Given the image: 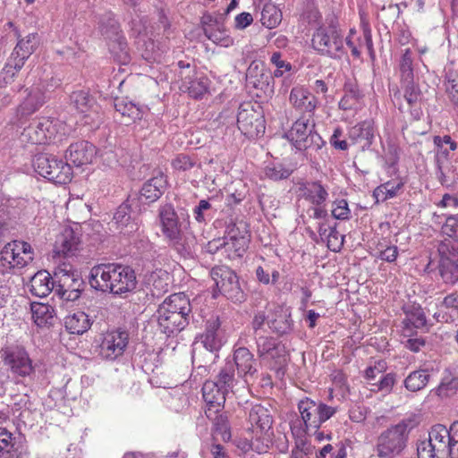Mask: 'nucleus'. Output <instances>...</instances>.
<instances>
[{"instance_id":"obj_27","label":"nucleus","mask_w":458,"mask_h":458,"mask_svg":"<svg viewBox=\"0 0 458 458\" xmlns=\"http://www.w3.org/2000/svg\"><path fill=\"white\" fill-rule=\"evenodd\" d=\"M199 341L209 352H217L225 344V337L220 329L218 319L209 320L205 332L199 335Z\"/></svg>"},{"instance_id":"obj_20","label":"nucleus","mask_w":458,"mask_h":458,"mask_svg":"<svg viewBox=\"0 0 458 458\" xmlns=\"http://www.w3.org/2000/svg\"><path fill=\"white\" fill-rule=\"evenodd\" d=\"M177 66L178 77L182 81L181 89L187 90L194 98H201L208 90V80L204 77L193 80L195 68L190 63L179 61Z\"/></svg>"},{"instance_id":"obj_46","label":"nucleus","mask_w":458,"mask_h":458,"mask_svg":"<svg viewBox=\"0 0 458 458\" xmlns=\"http://www.w3.org/2000/svg\"><path fill=\"white\" fill-rule=\"evenodd\" d=\"M260 21L267 28H276L282 21V13L275 4H267L262 9Z\"/></svg>"},{"instance_id":"obj_24","label":"nucleus","mask_w":458,"mask_h":458,"mask_svg":"<svg viewBox=\"0 0 458 458\" xmlns=\"http://www.w3.org/2000/svg\"><path fill=\"white\" fill-rule=\"evenodd\" d=\"M202 394L208 406L205 411L206 416L213 420V413L219 411L227 394L216 384V381H206L202 386Z\"/></svg>"},{"instance_id":"obj_18","label":"nucleus","mask_w":458,"mask_h":458,"mask_svg":"<svg viewBox=\"0 0 458 458\" xmlns=\"http://www.w3.org/2000/svg\"><path fill=\"white\" fill-rule=\"evenodd\" d=\"M250 235L245 227L237 225L229 226L225 236L224 252L229 259L242 258L249 246Z\"/></svg>"},{"instance_id":"obj_23","label":"nucleus","mask_w":458,"mask_h":458,"mask_svg":"<svg viewBox=\"0 0 458 458\" xmlns=\"http://www.w3.org/2000/svg\"><path fill=\"white\" fill-rule=\"evenodd\" d=\"M289 102L296 111L309 114V117L312 116L318 104L317 98L303 86L292 89Z\"/></svg>"},{"instance_id":"obj_13","label":"nucleus","mask_w":458,"mask_h":458,"mask_svg":"<svg viewBox=\"0 0 458 458\" xmlns=\"http://www.w3.org/2000/svg\"><path fill=\"white\" fill-rule=\"evenodd\" d=\"M238 129L248 138H258L265 132V119L259 106L250 103L240 106L237 115Z\"/></svg>"},{"instance_id":"obj_31","label":"nucleus","mask_w":458,"mask_h":458,"mask_svg":"<svg viewBox=\"0 0 458 458\" xmlns=\"http://www.w3.org/2000/svg\"><path fill=\"white\" fill-rule=\"evenodd\" d=\"M80 242L78 234L71 227H65L57 236L54 250L63 256L73 254L78 250Z\"/></svg>"},{"instance_id":"obj_62","label":"nucleus","mask_w":458,"mask_h":458,"mask_svg":"<svg viewBox=\"0 0 458 458\" xmlns=\"http://www.w3.org/2000/svg\"><path fill=\"white\" fill-rule=\"evenodd\" d=\"M394 383H395V375L394 374L388 373L386 375H382L380 379L377 382L378 390L385 392V393H389L392 390Z\"/></svg>"},{"instance_id":"obj_56","label":"nucleus","mask_w":458,"mask_h":458,"mask_svg":"<svg viewBox=\"0 0 458 458\" xmlns=\"http://www.w3.org/2000/svg\"><path fill=\"white\" fill-rule=\"evenodd\" d=\"M21 68H18L14 65V63H12V57H9L8 62L5 66L3 68L2 72L0 74V86H5L11 83L13 81L15 74Z\"/></svg>"},{"instance_id":"obj_6","label":"nucleus","mask_w":458,"mask_h":458,"mask_svg":"<svg viewBox=\"0 0 458 458\" xmlns=\"http://www.w3.org/2000/svg\"><path fill=\"white\" fill-rule=\"evenodd\" d=\"M313 48L320 55L333 59H342L347 55L343 35L335 26H321L312 37Z\"/></svg>"},{"instance_id":"obj_48","label":"nucleus","mask_w":458,"mask_h":458,"mask_svg":"<svg viewBox=\"0 0 458 458\" xmlns=\"http://www.w3.org/2000/svg\"><path fill=\"white\" fill-rule=\"evenodd\" d=\"M457 389L458 378L453 377L450 373H447L442 378L438 386L433 391L437 396L444 398L454 394Z\"/></svg>"},{"instance_id":"obj_50","label":"nucleus","mask_w":458,"mask_h":458,"mask_svg":"<svg viewBox=\"0 0 458 458\" xmlns=\"http://www.w3.org/2000/svg\"><path fill=\"white\" fill-rule=\"evenodd\" d=\"M293 320L290 314H280L268 322V327L279 335L285 334L292 329Z\"/></svg>"},{"instance_id":"obj_19","label":"nucleus","mask_w":458,"mask_h":458,"mask_svg":"<svg viewBox=\"0 0 458 458\" xmlns=\"http://www.w3.org/2000/svg\"><path fill=\"white\" fill-rule=\"evenodd\" d=\"M129 342L126 331L114 330L103 335L99 344V355L106 360H114L123 355Z\"/></svg>"},{"instance_id":"obj_9","label":"nucleus","mask_w":458,"mask_h":458,"mask_svg":"<svg viewBox=\"0 0 458 458\" xmlns=\"http://www.w3.org/2000/svg\"><path fill=\"white\" fill-rule=\"evenodd\" d=\"M314 122L310 117H301L293 124L286 136L297 149L317 151L325 142L314 131Z\"/></svg>"},{"instance_id":"obj_34","label":"nucleus","mask_w":458,"mask_h":458,"mask_svg":"<svg viewBox=\"0 0 458 458\" xmlns=\"http://www.w3.org/2000/svg\"><path fill=\"white\" fill-rule=\"evenodd\" d=\"M114 108L115 111L122 115V123L125 125L140 120L144 113L140 106L127 98H116L114 100Z\"/></svg>"},{"instance_id":"obj_17","label":"nucleus","mask_w":458,"mask_h":458,"mask_svg":"<svg viewBox=\"0 0 458 458\" xmlns=\"http://www.w3.org/2000/svg\"><path fill=\"white\" fill-rule=\"evenodd\" d=\"M3 361L12 373L25 377H30L35 370L32 360L25 348L21 346H10L3 350Z\"/></svg>"},{"instance_id":"obj_63","label":"nucleus","mask_w":458,"mask_h":458,"mask_svg":"<svg viewBox=\"0 0 458 458\" xmlns=\"http://www.w3.org/2000/svg\"><path fill=\"white\" fill-rule=\"evenodd\" d=\"M342 135V129L339 127L335 128L333 135L330 138V143L336 149L346 150L348 148V143L346 140L340 139Z\"/></svg>"},{"instance_id":"obj_43","label":"nucleus","mask_w":458,"mask_h":458,"mask_svg":"<svg viewBox=\"0 0 458 458\" xmlns=\"http://www.w3.org/2000/svg\"><path fill=\"white\" fill-rule=\"evenodd\" d=\"M30 310L32 318L38 327H46L53 324L55 310L51 305L33 302Z\"/></svg>"},{"instance_id":"obj_28","label":"nucleus","mask_w":458,"mask_h":458,"mask_svg":"<svg viewBox=\"0 0 458 458\" xmlns=\"http://www.w3.org/2000/svg\"><path fill=\"white\" fill-rule=\"evenodd\" d=\"M428 440L433 445L440 457L451 458L450 434L445 426L442 424L434 425L428 432Z\"/></svg>"},{"instance_id":"obj_41","label":"nucleus","mask_w":458,"mask_h":458,"mask_svg":"<svg viewBox=\"0 0 458 458\" xmlns=\"http://www.w3.org/2000/svg\"><path fill=\"white\" fill-rule=\"evenodd\" d=\"M374 137L373 127L369 122H362L352 127L349 131V139L352 144L360 143L362 148L369 147Z\"/></svg>"},{"instance_id":"obj_2","label":"nucleus","mask_w":458,"mask_h":458,"mask_svg":"<svg viewBox=\"0 0 458 458\" xmlns=\"http://www.w3.org/2000/svg\"><path fill=\"white\" fill-rule=\"evenodd\" d=\"M191 310L190 300L184 293L170 295L157 310L158 328L167 335L182 331L188 324Z\"/></svg>"},{"instance_id":"obj_4","label":"nucleus","mask_w":458,"mask_h":458,"mask_svg":"<svg viewBox=\"0 0 458 458\" xmlns=\"http://www.w3.org/2000/svg\"><path fill=\"white\" fill-rule=\"evenodd\" d=\"M411 420H403L382 431L377 438L375 452L378 458H395L405 449Z\"/></svg>"},{"instance_id":"obj_26","label":"nucleus","mask_w":458,"mask_h":458,"mask_svg":"<svg viewBox=\"0 0 458 458\" xmlns=\"http://www.w3.org/2000/svg\"><path fill=\"white\" fill-rule=\"evenodd\" d=\"M114 223L116 225V230L128 237L138 233L140 228L139 222L131 218L130 207L127 204L118 207L114 215Z\"/></svg>"},{"instance_id":"obj_61","label":"nucleus","mask_w":458,"mask_h":458,"mask_svg":"<svg viewBox=\"0 0 458 458\" xmlns=\"http://www.w3.org/2000/svg\"><path fill=\"white\" fill-rule=\"evenodd\" d=\"M172 165H173L174 168L176 170L187 171L194 165V163L192 162V160L191 159V157L189 156L182 154V155H178L173 160Z\"/></svg>"},{"instance_id":"obj_1","label":"nucleus","mask_w":458,"mask_h":458,"mask_svg":"<svg viewBox=\"0 0 458 458\" xmlns=\"http://www.w3.org/2000/svg\"><path fill=\"white\" fill-rule=\"evenodd\" d=\"M161 232L168 245L183 258H191L195 252L196 237L187 230L171 203L158 208Z\"/></svg>"},{"instance_id":"obj_35","label":"nucleus","mask_w":458,"mask_h":458,"mask_svg":"<svg viewBox=\"0 0 458 458\" xmlns=\"http://www.w3.org/2000/svg\"><path fill=\"white\" fill-rule=\"evenodd\" d=\"M347 47L351 49L352 55L360 58V49L364 47L371 54L373 52V42L371 37V31L369 29H364L363 37H356V31L353 29L350 30L349 35L345 38Z\"/></svg>"},{"instance_id":"obj_38","label":"nucleus","mask_w":458,"mask_h":458,"mask_svg":"<svg viewBox=\"0 0 458 458\" xmlns=\"http://www.w3.org/2000/svg\"><path fill=\"white\" fill-rule=\"evenodd\" d=\"M292 173L293 169L289 165L279 161L272 160L264 163L260 178L276 182L287 179Z\"/></svg>"},{"instance_id":"obj_7","label":"nucleus","mask_w":458,"mask_h":458,"mask_svg":"<svg viewBox=\"0 0 458 458\" xmlns=\"http://www.w3.org/2000/svg\"><path fill=\"white\" fill-rule=\"evenodd\" d=\"M33 167L40 176L58 184H65L72 180L71 165L52 154L37 155L33 159Z\"/></svg>"},{"instance_id":"obj_42","label":"nucleus","mask_w":458,"mask_h":458,"mask_svg":"<svg viewBox=\"0 0 458 458\" xmlns=\"http://www.w3.org/2000/svg\"><path fill=\"white\" fill-rule=\"evenodd\" d=\"M40 124H42V118L31 122L21 133V140L31 144H46V134L43 133V126Z\"/></svg>"},{"instance_id":"obj_8","label":"nucleus","mask_w":458,"mask_h":458,"mask_svg":"<svg viewBox=\"0 0 458 458\" xmlns=\"http://www.w3.org/2000/svg\"><path fill=\"white\" fill-rule=\"evenodd\" d=\"M301 199L309 204L305 210L310 218L320 220L327 217L326 202L329 197L327 189L320 182H307L299 187Z\"/></svg>"},{"instance_id":"obj_47","label":"nucleus","mask_w":458,"mask_h":458,"mask_svg":"<svg viewBox=\"0 0 458 458\" xmlns=\"http://www.w3.org/2000/svg\"><path fill=\"white\" fill-rule=\"evenodd\" d=\"M234 377V365L227 362L219 371L216 384H217L226 394L232 391Z\"/></svg>"},{"instance_id":"obj_53","label":"nucleus","mask_w":458,"mask_h":458,"mask_svg":"<svg viewBox=\"0 0 458 458\" xmlns=\"http://www.w3.org/2000/svg\"><path fill=\"white\" fill-rule=\"evenodd\" d=\"M332 216L338 220H348L351 210L346 199H336L333 202Z\"/></svg>"},{"instance_id":"obj_32","label":"nucleus","mask_w":458,"mask_h":458,"mask_svg":"<svg viewBox=\"0 0 458 458\" xmlns=\"http://www.w3.org/2000/svg\"><path fill=\"white\" fill-rule=\"evenodd\" d=\"M46 98L45 93L39 87L31 88L17 109L18 115L23 117L34 114L43 106Z\"/></svg>"},{"instance_id":"obj_39","label":"nucleus","mask_w":458,"mask_h":458,"mask_svg":"<svg viewBox=\"0 0 458 458\" xmlns=\"http://www.w3.org/2000/svg\"><path fill=\"white\" fill-rule=\"evenodd\" d=\"M91 326V320L83 311H76L64 318V327L71 334L81 335Z\"/></svg>"},{"instance_id":"obj_49","label":"nucleus","mask_w":458,"mask_h":458,"mask_svg":"<svg viewBox=\"0 0 458 458\" xmlns=\"http://www.w3.org/2000/svg\"><path fill=\"white\" fill-rule=\"evenodd\" d=\"M220 27L206 29L205 36L215 44L225 47L233 45V40L227 35L223 22L220 23Z\"/></svg>"},{"instance_id":"obj_14","label":"nucleus","mask_w":458,"mask_h":458,"mask_svg":"<svg viewBox=\"0 0 458 458\" xmlns=\"http://www.w3.org/2000/svg\"><path fill=\"white\" fill-rule=\"evenodd\" d=\"M438 271L445 284L458 282V243L442 242L438 246Z\"/></svg>"},{"instance_id":"obj_16","label":"nucleus","mask_w":458,"mask_h":458,"mask_svg":"<svg viewBox=\"0 0 458 458\" xmlns=\"http://www.w3.org/2000/svg\"><path fill=\"white\" fill-rule=\"evenodd\" d=\"M118 265L116 263H106L94 266L89 275L90 286L97 291L114 294Z\"/></svg>"},{"instance_id":"obj_30","label":"nucleus","mask_w":458,"mask_h":458,"mask_svg":"<svg viewBox=\"0 0 458 458\" xmlns=\"http://www.w3.org/2000/svg\"><path fill=\"white\" fill-rule=\"evenodd\" d=\"M240 377L253 376L257 373L254 355L246 347H238L233 352V363Z\"/></svg>"},{"instance_id":"obj_64","label":"nucleus","mask_w":458,"mask_h":458,"mask_svg":"<svg viewBox=\"0 0 458 458\" xmlns=\"http://www.w3.org/2000/svg\"><path fill=\"white\" fill-rule=\"evenodd\" d=\"M398 256V248L396 246H387L386 249L380 250L377 254V258L386 261L394 262Z\"/></svg>"},{"instance_id":"obj_3","label":"nucleus","mask_w":458,"mask_h":458,"mask_svg":"<svg viewBox=\"0 0 458 458\" xmlns=\"http://www.w3.org/2000/svg\"><path fill=\"white\" fill-rule=\"evenodd\" d=\"M298 410L301 420L297 419L291 422V430L293 435L300 437L311 430L318 429L321 424L336 412L335 407L310 398L301 400L298 403Z\"/></svg>"},{"instance_id":"obj_59","label":"nucleus","mask_w":458,"mask_h":458,"mask_svg":"<svg viewBox=\"0 0 458 458\" xmlns=\"http://www.w3.org/2000/svg\"><path fill=\"white\" fill-rule=\"evenodd\" d=\"M13 446V443L12 433H10L6 428H0V457L5 454H9Z\"/></svg>"},{"instance_id":"obj_44","label":"nucleus","mask_w":458,"mask_h":458,"mask_svg":"<svg viewBox=\"0 0 458 458\" xmlns=\"http://www.w3.org/2000/svg\"><path fill=\"white\" fill-rule=\"evenodd\" d=\"M404 183L402 181L393 182L388 181L380 184L373 191V197L376 202H383L389 199L396 197L403 190Z\"/></svg>"},{"instance_id":"obj_10","label":"nucleus","mask_w":458,"mask_h":458,"mask_svg":"<svg viewBox=\"0 0 458 458\" xmlns=\"http://www.w3.org/2000/svg\"><path fill=\"white\" fill-rule=\"evenodd\" d=\"M55 294L67 301H74L81 296L83 281L71 265L63 264L55 271Z\"/></svg>"},{"instance_id":"obj_11","label":"nucleus","mask_w":458,"mask_h":458,"mask_svg":"<svg viewBox=\"0 0 458 458\" xmlns=\"http://www.w3.org/2000/svg\"><path fill=\"white\" fill-rule=\"evenodd\" d=\"M98 29L103 37L109 40V50L121 63L126 64L130 57L127 43L121 33L120 26L113 13H106L98 22Z\"/></svg>"},{"instance_id":"obj_52","label":"nucleus","mask_w":458,"mask_h":458,"mask_svg":"<svg viewBox=\"0 0 458 458\" xmlns=\"http://www.w3.org/2000/svg\"><path fill=\"white\" fill-rule=\"evenodd\" d=\"M270 63L276 66L274 77H282L285 72L292 70V64L282 57L280 52H274L270 56Z\"/></svg>"},{"instance_id":"obj_58","label":"nucleus","mask_w":458,"mask_h":458,"mask_svg":"<svg viewBox=\"0 0 458 458\" xmlns=\"http://www.w3.org/2000/svg\"><path fill=\"white\" fill-rule=\"evenodd\" d=\"M417 451L419 458H443L440 457V454L435 448L433 449V445L429 442L428 439L421 441L418 445Z\"/></svg>"},{"instance_id":"obj_45","label":"nucleus","mask_w":458,"mask_h":458,"mask_svg":"<svg viewBox=\"0 0 458 458\" xmlns=\"http://www.w3.org/2000/svg\"><path fill=\"white\" fill-rule=\"evenodd\" d=\"M430 378L428 369H417L409 373L403 381L404 387L410 392H418L424 389Z\"/></svg>"},{"instance_id":"obj_36","label":"nucleus","mask_w":458,"mask_h":458,"mask_svg":"<svg viewBox=\"0 0 458 458\" xmlns=\"http://www.w3.org/2000/svg\"><path fill=\"white\" fill-rule=\"evenodd\" d=\"M166 186V178L162 173L147 181L140 191V197L148 202H154L160 198Z\"/></svg>"},{"instance_id":"obj_33","label":"nucleus","mask_w":458,"mask_h":458,"mask_svg":"<svg viewBox=\"0 0 458 458\" xmlns=\"http://www.w3.org/2000/svg\"><path fill=\"white\" fill-rule=\"evenodd\" d=\"M40 126H43V133L46 134L47 143L62 142L68 134L67 125L58 119L42 117Z\"/></svg>"},{"instance_id":"obj_5","label":"nucleus","mask_w":458,"mask_h":458,"mask_svg":"<svg viewBox=\"0 0 458 458\" xmlns=\"http://www.w3.org/2000/svg\"><path fill=\"white\" fill-rule=\"evenodd\" d=\"M34 259V251L30 243L13 241L0 250V274H13L15 269L26 267Z\"/></svg>"},{"instance_id":"obj_21","label":"nucleus","mask_w":458,"mask_h":458,"mask_svg":"<svg viewBox=\"0 0 458 458\" xmlns=\"http://www.w3.org/2000/svg\"><path fill=\"white\" fill-rule=\"evenodd\" d=\"M255 338L259 357L262 360L269 362L270 366L280 365L284 358V347L273 337L261 335L255 336Z\"/></svg>"},{"instance_id":"obj_25","label":"nucleus","mask_w":458,"mask_h":458,"mask_svg":"<svg viewBox=\"0 0 458 458\" xmlns=\"http://www.w3.org/2000/svg\"><path fill=\"white\" fill-rule=\"evenodd\" d=\"M95 155V147L86 140H81L69 146L65 157L67 161L80 167L90 164Z\"/></svg>"},{"instance_id":"obj_15","label":"nucleus","mask_w":458,"mask_h":458,"mask_svg":"<svg viewBox=\"0 0 458 458\" xmlns=\"http://www.w3.org/2000/svg\"><path fill=\"white\" fill-rule=\"evenodd\" d=\"M71 105L81 114L85 124L98 126L101 122V107L94 97L86 89L73 91L70 96Z\"/></svg>"},{"instance_id":"obj_22","label":"nucleus","mask_w":458,"mask_h":458,"mask_svg":"<svg viewBox=\"0 0 458 458\" xmlns=\"http://www.w3.org/2000/svg\"><path fill=\"white\" fill-rule=\"evenodd\" d=\"M15 35L18 41L10 57H12V63H14L16 67L22 68L25 61L35 52L39 45V36L38 33H30L24 38H20L18 31L15 32Z\"/></svg>"},{"instance_id":"obj_57","label":"nucleus","mask_w":458,"mask_h":458,"mask_svg":"<svg viewBox=\"0 0 458 458\" xmlns=\"http://www.w3.org/2000/svg\"><path fill=\"white\" fill-rule=\"evenodd\" d=\"M327 246L334 251L340 250L344 245V236L341 235L335 227H329L327 235Z\"/></svg>"},{"instance_id":"obj_55","label":"nucleus","mask_w":458,"mask_h":458,"mask_svg":"<svg viewBox=\"0 0 458 458\" xmlns=\"http://www.w3.org/2000/svg\"><path fill=\"white\" fill-rule=\"evenodd\" d=\"M400 70L402 72L403 77L406 80H411L413 77V69H412V58L411 52L410 48H406L402 55L400 62Z\"/></svg>"},{"instance_id":"obj_54","label":"nucleus","mask_w":458,"mask_h":458,"mask_svg":"<svg viewBox=\"0 0 458 458\" xmlns=\"http://www.w3.org/2000/svg\"><path fill=\"white\" fill-rule=\"evenodd\" d=\"M442 233L456 241L458 243V215H452L446 217L443 226Z\"/></svg>"},{"instance_id":"obj_51","label":"nucleus","mask_w":458,"mask_h":458,"mask_svg":"<svg viewBox=\"0 0 458 458\" xmlns=\"http://www.w3.org/2000/svg\"><path fill=\"white\" fill-rule=\"evenodd\" d=\"M403 324L406 327H413L420 328L426 324V317L423 310L418 307L413 308L411 311L406 313V318L403 319Z\"/></svg>"},{"instance_id":"obj_40","label":"nucleus","mask_w":458,"mask_h":458,"mask_svg":"<svg viewBox=\"0 0 458 458\" xmlns=\"http://www.w3.org/2000/svg\"><path fill=\"white\" fill-rule=\"evenodd\" d=\"M249 422L263 432L271 428L273 420L268 409L261 404H255L250 411Z\"/></svg>"},{"instance_id":"obj_60","label":"nucleus","mask_w":458,"mask_h":458,"mask_svg":"<svg viewBox=\"0 0 458 458\" xmlns=\"http://www.w3.org/2000/svg\"><path fill=\"white\" fill-rule=\"evenodd\" d=\"M447 431L450 434L451 458H458V420L454 421Z\"/></svg>"},{"instance_id":"obj_29","label":"nucleus","mask_w":458,"mask_h":458,"mask_svg":"<svg viewBox=\"0 0 458 458\" xmlns=\"http://www.w3.org/2000/svg\"><path fill=\"white\" fill-rule=\"evenodd\" d=\"M32 295L39 298L47 297L52 291L55 292V278L46 270L37 272L29 284Z\"/></svg>"},{"instance_id":"obj_12","label":"nucleus","mask_w":458,"mask_h":458,"mask_svg":"<svg viewBox=\"0 0 458 458\" xmlns=\"http://www.w3.org/2000/svg\"><path fill=\"white\" fill-rule=\"evenodd\" d=\"M210 276L219 293L234 302L245 301V293L241 287L235 272L226 266H216L210 271Z\"/></svg>"},{"instance_id":"obj_37","label":"nucleus","mask_w":458,"mask_h":458,"mask_svg":"<svg viewBox=\"0 0 458 458\" xmlns=\"http://www.w3.org/2000/svg\"><path fill=\"white\" fill-rule=\"evenodd\" d=\"M114 294L121 295L133 291L137 285L134 270L128 266L119 264Z\"/></svg>"}]
</instances>
